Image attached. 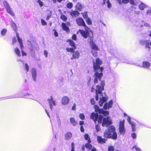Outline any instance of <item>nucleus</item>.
Listing matches in <instances>:
<instances>
[{
  "label": "nucleus",
  "instance_id": "obj_55",
  "mask_svg": "<svg viewBox=\"0 0 151 151\" xmlns=\"http://www.w3.org/2000/svg\"><path fill=\"white\" fill-rule=\"evenodd\" d=\"M44 54L46 58H47L48 56V52L46 50L44 51Z\"/></svg>",
  "mask_w": 151,
  "mask_h": 151
},
{
  "label": "nucleus",
  "instance_id": "obj_30",
  "mask_svg": "<svg viewBox=\"0 0 151 151\" xmlns=\"http://www.w3.org/2000/svg\"><path fill=\"white\" fill-rule=\"evenodd\" d=\"M11 25L12 28H13V29L14 30H16L17 28L16 24L13 21V20H11Z\"/></svg>",
  "mask_w": 151,
  "mask_h": 151
},
{
  "label": "nucleus",
  "instance_id": "obj_29",
  "mask_svg": "<svg viewBox=\"0 0 151 151\" xmlns=\"http://www.w3.org/2000/svg\"><path fill=\"white\" fill-rule=\"evenodd\" d=\"M88 143V142L86 143L85 145V147L88 150L91 149L92 148V145L90 143Z\"/></svg>",
  "mask_w": 151,
  "mask_h": 151
},
{
  "label": "nucleus",
  "instance_id": "obj_64",
  "mask_svg": "<svg viewBox=\"0 0 151 151\" xmlns=\"http://www.w3.org/2000/svg\"><path fill=\"white\" fill-rule=\"evenodd\" d=\"M95 90V89H94V86H93L91 88V92H93Z\"/></svg>",
  "mask_w": 151,
  "mask_h": 151
},
{
  "label": "nucleus",
  "instance_id": "obj_22",
  "mask_svg": "<svg viewBox=\"0 0 151 151\" xmlns=\"http://www.w3.org/2000/svg\"><path fill=\"white\" fill-rule=\"evenodd\" d=\"M72 134L71 132H68L67 133L65 136V139L66 140H70L72 137Z\"/></svg>",
  "mask_w": 151,
  "mask_h": 151
},
{
  "label": "nucleus",
  "instance_id": "obj_8",
  "mask_svg": "<svg viewBox=\"0 0 151 151\" xmlns=\"http://www.w3.org/2000/svg\"><path fill=\"white\" fill-rule=\"evenodd\" d=\"M98 116L99 114L97 113H95L94 112H93L91 114L90 117L95 123H96L98 119Z\"/></svg>",
  "mask_w": 151,
  "mask_h": 151
},
{
  "label": "nucleus",
  "instance_id": "obj_48",
  "mask_svg": "<svg viewBox=\"0 0 151 151\" xmlns=\"http://www.w3.org/2000/svg\"><path fill=\"white\" fill-rule=\"evenodd\" d=\"M37 2L38 3L40 7H42L43 6V3L41 0H38Z\"/></svg>",
  "mask_w": 151,
  "mask_h": 151
},
{
  "label": "nucleus",
  "instance_id": "obj_17",
  "mask_svg": "<svg viewBox=\"0 0 151 151\" xmlns=\"http://www.w3.org/2000/svg\"><path fill=\"white\" fill-rule=\"evenodd\" d=\"M106 101V99L105 97H102L99 101V104L100 106H102L103 104Z\"/></svg>",
  "mask_w": 151,
  "mask_h": 151
},
{
  "label": "nucleus",
  "instance_id": "obj_7",
  "mask_svg": "<svg viewBox=\"0 0 151 151\" xmlns=\"http://www.w3.org/2000/svg\"><path fill=\"white\" fill-rule=\"evenodd\" d=\"M91 40L90 42V44L92 50L96 51H99V48L96 45L93 41H91Z\"/></svg>",
  "mask_w": 151,
  "mask_h": 151
},
{
  "label": "nucleus",
  "instance_id": "obj_47",
  "mask_svg": "<svg viewBox=\"0 0 151 151\" xmlns=\"http://www.w3.org/2000/svg\"><path fill=\"white\" fill-rule=\"evenodd\" d=\"M41 22L42 25L43 26L46 25L47 24L46 22L42 19H41Z\"/></svg>",
  "mask_w": 151,
  "mask_h": 151
},
{
  "label": "nucleus",
  "instance_id": "obj_28",
  "mask_svg": "<svg viewBox=\"0 0 151 151\" xmlns=\"http://www.w3.org/2000/svg\"><path fill=\"white\" fill-rule=\"evenodd\" d=\"M76 47H72V48H68V47H67L66 48V50L67 52H73L75 51L74 50H76Z\"/></svg>",
  "mask_w": 151,
  "mask_h": 151
},
{
  "label": "nucleus",
  "instance_id": "obj_62",
  "mask_svg": "<svg viewBox=\"0 0 151 151\" xmlns=\"http://www.w3.org/2000/svg\"><path fill=\"white\" fill-rule=\"evenodd\" d=\"M31 95V94H29L28 93H26L24 95V96L25 97H26L27 96H29Z\"/></svg>",
  "mask_w": 151,
  "mask_h": 151
},
{
  "label": "nucleus",
  "instance_id": "obj_36",
  "mask_svg": "<svg viewBox=\"0 0 151 151\" xmlns=\"http://www.w3.org/2000/svg\"><path fill=\"white\" fill-rule=\"evenodd\" d=\"M3 4L5 8V9L9 7V5L8 3L6 1H4L3 2Z\"/></svg>",
  "mask_w": 151,
  "mask_h": 151
},
{
  "label": "nucleus",
  "instance_id": "obj_42",
  "mask_svg": "<svg viewBox=\"0 0 151 151\" xmlns=\"http://www.w3.org/2000/svg\"><path fill=\"white\" fill-rule=\"evenodd\" d=\"M95 128L96 131L97 132H98L101 130V128L100 127L99 125L98 124H97L95 126Z\"/></svg>",
  "mask_w": 151,
  "mask_h": 151
},
{
  "label": "nucleus",
  "instance_id": "obj_52",
  "mask_svg": "<svg viewBox=\"0 0 151 151\" xmlns=\"http://www.w3.org/2000/svg\"><path fill=\"white\" fill-rule=\"evenodd\" d=\"M131 136L132 138L134 139L136 138V135L135 133H133L132 134Z\"/></svg>",
  "mask_w": 151,
  "mask_h": 151
},
{
  "label": "nucleus",
  "instance_id": "obj_51",
  "mask_svg": "<svg viewBox=\"0 0 151 151\" xmlns=\"http://www.w3.org/2000/svg\"><path fill=\"white\" fill-rule=\"evenodd\" d=\"M71 151H75L74 150V144L73 142H72L71 143Z\"/></svg>",
  "mask_w": 151,
  "mask_h": 151
},
{
  "label": "nucleus",
  "instance_id": "obj_18",
  "mask_svg": "<svg viewBox=\"0 0 151 151\" xmlns=\"http://www.w3.org/2000/svg\"><path fill=\"white\" fill-rule=\"evenodd\" d=\"M62 26L63 29V30L67 32H69V29L67 26V25L66 24L64 23H62Z\"/></svg>",
  "mask_w": 151,
  "mask_h": 151
},
{
  "label": "nucleus",
  "instance_id": "obj_61",
  "mask_svg": "<svg viewBox=\"0 0 151 151\" xmlns=\"http://www.w3.org/2000/svg\"><path fill=\"white\" fill-rule=\"evenodd\" d=\"M147 14H151V9H150L147 11Z\"/></svg>",
  "mask_w": 151,
  "mask_h": 151
},
{
  "label": "nucleus",
  "instance_id": "obj_35",
  "mask_svg": "<svg viewBox=\"0 0 151 151\" xmlns=\"http://www.w3.org/2000/svg\"><path fill=\"white\" fill-rule=\"evenodd\" d=\"M7 32V29L5 28L3 29L1 32V34L2 35H6V33Z\"/></svg>",
  "mask_w": 151,
  "mask_h": 151
},
{
  "label": "nucleus",
  "instance_id": "obj_3",
  "mask_svg": "<svg viewBox=\"0 0 151 151\" xmlns=\"http://www.w3.org/2000/svg\"><path fill=\"white\" fill-rule=\"evenodd\" d=\"M94 108L95 109V111L96 112L98 113L99 114H102L104 116H108L109 115L108 111H104L103 109H99L97 105H94Z\"/></svg>",
  "mask_w": 151,
  "mask_h": 151
},
{
  "label": "nucleus",
  "instance_id": "obj_16",
  "mask_svg": "<svg viewBox=\"0 0 151 151\" xmlns=\"http://www.w3.org/2000/svg\"><path fill=\"white\" fill-rule=\"evenodd\" d=\"M80 33L82 35V37H84V38H86L87 37H91L90 36L88 35V33L87 32H85L83 30L79 29L77 32V33Z\"/></svg>",
  "mask_w": 151,
  "mask_h": 151
},
{
  "label": "nucleus",
  "instance_id": "obj_39",
  "mask_svg": "<svg viewBox=\"0 0 151 151\" xmlns=\"http://www.w3.org/2000/svg\"><path fill=\"white\" fill-rule=\"evenodd\" d=\"M81 14H82V15L83 17V18H84V19H86L88 17L87 13V12L82 13Z\"/></svg>",
  "mask_w": 151,
  "mask_h": 151
},
{
  "label": "nucleus",
  "instance_id": "obj_10",
  "mask_svg": "<svg viewBox=\"0 0 151 151\" xmlns=\"http://www.w3.org/2000/svg\"><path fill=\"white\" fill-rule=\"evenodd\" d=\"M113 101L112 100H110L109 102L105 103L103 106L104 109L105 110H106L110 108L111 107Z\"/></svg>",
  "mask_w": 151,
  "mask_h": 151
},
{
  "label": "nucleus",
  "instance_id": "obj_26",
  "mask_svg": "<svg viewBox=\"0 0 151 151\" xmlns=\"http://www.w3.org/2000/svg\"><path fill=\"white\" fill-rule=\"evenodd\" d=\"M7 12L10 14L12 16H14V14L13 12L12 11L10 7L7 8L6 9Z\"/></svg>",
  "mask_w": 151,
  "mask_h": 151
},
{
  "label": "nucleus",
  "instance_id": "obj_43",
  "mask_svg": "<svg viewBox=\"0 0 151 151\" xmlns=\"http://www.w3.org/2000/svg\"><path fill=\"white\" fill-rule=\"evenodd\" d=\"M80 118L82 120H84L85 119V117L84 114L83 113H80L79 115Z\"/></svg>",
  "mask_w": 151,
  "mask_h": 151
},
{
  "label": "nucleus",
  "instance_id": "obj_49",
  "mask_svg": "<svg viewBox=\"0 0 151 151\" xmlns=\"http://www.w3.org/2000/svg\"><path fill=\"white\" fill-rule=\"evenodd\" d=\"M106 3L107 4V6L108 8H110L111 7V5L109 0H107L106 2Z\"/></svg>",
  "mask_w": 151,
  "mask_h": 151
},
{
  "label": "nucleus",
  "instance_id": "obj_6",
  "mask_svg": "<svg viewBox=\"0 0 151 151\" xmlns=\"http://www.w3.org/2000/svg\"><path fill=\"white\" fill-rule=\"evenodd\" d=\"M77 24L79 26H86L84 21L81 18H77L76 19Z\"/></svg>",
  "mask_w": 151,
  "mask_h": 151
},
{
  "label": "nucleus",
  "instance_id": "obj_13",
  "mask_svg": "<svg viewBox=\"0 0 151 151\" xmlns=\"http://www.w3.org/2000/svg\"><path fill=\"white\" fill-rule=\"evenodd\" d=\"M69 98L68 97L64 96L62 99V104L63 105H66L69 103Z\"/></svg>",
  "mask_w": 151,
  "mask_h": 151
},
{
  "label": "nucleus",
  "instance_id": "obj_56",
  "mask_svg": "<svg viewBox=\"0 0 151 151\" xmlns=\"http://www.w3.org/2000/svg\"><path fill=\"white\" fill-rule=\"evenodd\" d=\"M91 77H90L89 78V79L88 80L87 82V85L88 86H89L91 85Z\"/></svg>",
  "mask_w": 151,
  "mask_h": 151
},
{
  "label": "nucleus",
  "instance_id": "obj_60",
  "mask_svg": "<svg viewBox=\"0 0 151 151\" xmlns=\"http://www.w3.org/2000/svg\"><path fill=\"white\" fill-rule=\"evenodd\" d=\"M145 46L146 48H148L149 49L150 48L149 43H147L146 44Z\"/></svg>",
  "mask_w": 151,
  "mask_h": 151
},
{
  "label": "nucleus",
  "instance_id": "obj_38",
  "mask_svg": "<svg viewBox=\"0 0 151 151\" xmlns=\"http://www.w3.org/2000/svg\"><path fill=\"white\" fill-rule=\"evenodd\" d=\"M130 124L131 125L132 131L133 132H134L136 130V125L134 123H132L131 124Z\"/></svg>",
  "mask_w": 151,
  "mask_h": 151
},
{
  "label": "nucleus",
  "instance_id": "obj_44",
  "mask_svg": "<svg viewBox=\"0 0 151 151\" xmlns=\"http://www.w3.org/2000/svg\"><path fill=\"white\" fill-rule=\"evenodd\" d=\"M61 18L64 21H65L67 19V17L65 15H63L61 16Z\"/></svg>",
  "mask_w": 151,
  "mask_h": 151
},
{
  "label": "nucleus",
  "instance_id": "obj_11",
  "mask_svg": "<svg viewBox=\"0 0 151 151\" xmlns=\"http://www.w3.org/2000/svg\"><path fill=\"white\" fill-rule=\"evenodd\" d=\"M48 101L49 104L50 108L51 109H52L53 105L54 106H55L56 105L55 101L53 100V98L52 96H50V99H48Z\"/></svg>",
  "mask_w": 151,
  "mask_h": 151
},
{
  "label": "nucleus",
  "instance_id": "obj_32",
  "mask_svg": "<svg viewBox=\"0 0 151 151\" xmlns=\"http://www.w3.org/2000/svg\"><path fill=\"white\" fill-rule=\"evenodd\" d=\"M146 6L143 3H141L139 6V7L140 9L141 10H143L145 8H146Z\"/></svg>",
  "mask_w": 151,
  "mask_h": 151
},
{
  "label": "nucleus",
  "instance_id": "obj_2",
  "mask_svg": "<svg viewBox=\"0 0 151 151\" xmlns=\"http://www.w3.org/2000/svg\"><path fill=\"white\" fill-rule=\"evenodd\" d=\"M104 137L105 138H111L114 140H116L117 138V135L115 131V128L113 125L109 126L107 129L104 133Z\"/></svg>",
  "mask_w": 151,
  "mask_h": 151
},
{
  "label": "nucleus",
  "instance_id": "obj_54",
  "mask_svg": "<svg viewBox=\"0 0 151 151\" xmlns=\"http://www.w3.org/2000/svg\"><path fill=\"white\" fill-rule=\"evenodd\" d=\"M122 4H126L129 2V0H122Z\"/></svg>",
  "mask_w": 151,
  "mask_h": 151
},
{
  "label": "nucleus",
  "instance_id": "obj_58",
  "mask_svg": "<svg viewBox=\"0 0 151 151\" xmlns=\"http://www.w3.org/2000/svg\"><path fill=\"white\" fill-rule=\"evenodd\" d=\"M80 130L81 132H83L84 131V129L83 126H81L80 127Z\"/></svg>",
  "mask_w": 151,
  "mask_h": 151
},
{
  "label": "nucleus",
  "instance_id": "obj_34",
  "mask_svg": "<svg viewBox=\"0 0 151 151\" xmlns=\"http://www.w3.org/2000/svg\"><path fill=\"white\" fill-rule=\"evenodd\" d=\"M85 20L88 25H90L92 24L91 20L89 17L86 19Z\"/></svg>",
  "mask_w": 151,
  "mask_h": 151
},
{
  "label": "nucleus",
  "instance_id": "obj_19",
  "mask_svg": "<svg viewBox=\"0 0 151 151\" xmlns=\"http://www.w3.org/2000/svg\"><path fill=\"white\" fill-rule=\"evenodd\" d=\"M70 15L73 17H76L78 16L79 13L77 11H73L70 12Z\"/></svg>",
  "mask_w": 151,
  "mask_h": 151
},
{
  "label": "nucleus",
  "instance_id": "obj_23",
  "mask_svg": "<svg viewBox=\"0 0 151 151\" xmlns=\"http://www.w3.org/2000/svg\"><path fill=\"white\" fill-rule=\"evenodd\" d=\"M70 122L73 126H75L77 125V123L74 118L71 117L70 118Z\"/></svg>",
  "mask_w": 151,
  "mask_h": 151
},
{
  "label": "nucleus",
  "instance_id": "obj_41",
  "mask_svg": "<svg viewBox=\"0 0 151 151\" xmlns=\"http://www.w3.org/2000/svg\"><path fill=\"white\" fill-rule=\"evenodd\" d=\"M91 52L93 56H94L95 57H97L98 55L97 52L94 51L93 50H92L91 51Z\"/></svg>",
  "mask_w": 151,
  "mask_h": 151
},
{
  "label": "nucleus",
  "instance_id": "obj_12",
  "mask_svg": "<svg viewBox=\"0 0 151 151\" xmlns=\"http://www.w3.org/2000/svg\"><path fill=\"white\" fill-rule=\"evenodd\" d=\"M31 71L33 80L34 81H36V77L37 76L36 70L35 68H32Z\"/></svg>",
  "mask_w": 151,
  "mask_h": 151
},
{
  "label": "nucleus",
  "instance_id": "obj_5",
  "mask_svg": "<svg viewBox=\"0 0 151 151\" xmlns=\"http://www.w3.org/2000/svg\"><path fill=\"white\" fill-rule=\"evenodd\" d=\"M109 117H107L106 118H104L103 119L102 125V126L107 127L108 125L112 124V122L111 120L109 119Z\"/></svg>",
  "mask_w": 151,
  "mask_h": 151
},
{
  "label": "nucleus",
  "instance_id": "obj_15",
  "mask_svg": "<svg viewBox=\"0 0 151 151\" xmlns=\"http://www.w3.org/2000/svg\"><path fill=\"white\" fill-rule=\"evenodd\" d=\"M97 140L99 143L103 144L106 143V139L102 138L101 136H97Z\"/></svg>",
  "mask_w": 151,
  "mask_h": 151
},
{
  "label": "nucleus",
  "instance_id": "obj_9",
  "mask_svg": "<svg viewBox=\"0 0 151 151\" xmlns=\"http://www.w3.org/2000/svg\"><path fill=\"white\" fill-rule=\"evenodd\" d=\"M18 41L20 44V46L22 49L21 52L22 55V56H26L27 54L22 50L24 46L23 45L22 40V38H18Z\"/></svg>",
  "mask_w": 151,
  "mask_h": 151
},
{
  "label": "nucleus",
  "instance_id": "obj_63",
  "mask_svg": "<svg viewBox=\"0 0 151 151\" xmlns=\"http://www.w3.org/2000/svg\"><path fill=\"white\" fill-rule=\"evenodd\" d=\"M84 122L83 121H80L79 122L80 125L81 126H82V125L84 124Z\"/></svg>",
  "mask_w": 151,
  "mask_h": 151
},
{
  "label": "nucleus",
  "instance_id": "obj_45",
  "mask_svg": "<svg viewBox=\"0 0 151 151\" xmlns=\"http://www.w3.org/2000/svg\"><path fill=\"white\" fill-rule=\"evenodd\" d=\"M114 147L113 146H109L108 147V151H114Z\"/></svg>",
  "mask_w": 151,
  "mask_h": 151
},
{
  "label": "nucleus",
  "instance_id": "obj_14",
  "mask_svg": "<svg viewBox=\"0 0 151 151\" xmlns=\"http://www.w3.org/2000/svg\"><path fill=\"white\" fill-rule=\"evenodd\" d=\"M80 56V53L78 51H75L73 52L72 56L71 58V59H77L79 58Z\"/></svg>",
  "mask_w": 151,
  "mask_h": 151
},
{
  "label": "nucleus",
  "instance_id": "obj_40",
  "mask_svg": "<svg viewBox=\"0 0 151 151\" xmlns=\"http://www.w3.org/2000/svg\"><path fill=\"white\" fill-rule=\"evenodd\" d=\"M134 148H135V149L136 151H141V149L137 147L136 145L133 146L131 148V149L132 150Z\"/></svg>",
  "mask_w": 151,
  "mask_h": 151
},
{
  "label": "nucleus",
  "instance_id": "obj_4",
  "mask_svg": "<svg viewBox=\"0 0 151 151\" xmlns=\"http://www.w3.org/2000/svg\"><path fill=\"white\" fill-rule=\"evenodd\" d=\"M124 119L120 121L119 125V132L120 134H124L125 132V129L124 127Z\"/></svg>",
  "mask_w": 151,
  "mask_h": 151
},
{
  "label": "nucleus",
  "instance_id": "obj_25",
  "mask_svg": "<svg viewBox=\"0 0 151 151\" xmlns=\"http://www.w3.org/2000/svg\"><path fill=\"white\" fill-rule=\"evenodd\" d=\"M104 119L103 116L102 115L100 114L99 115L97 120L98 123H102Z\"/></svg>",
  "mask_w": 151,
  "mask_h": 151
},
{
  "label": "nucleus",
  "instance_id": "obj_24",
  "mask_svg": "<svg viewBox=\"0 0 151 151\" xmlns=\"http://www.w3.org/2000/svg\"><path fill=\"white\" fill-rule=\"evenodd\" d=\"M67 42H69V45L72 47H76L75 42L72 40L68 39L67 40Z\"/></svg>",
  "mask_w": 151,
  "mask_h": 151
},
{
  "label": "nucleus",
  "instance_id": "obj_27",
  "mask_svg": "<svg viewBox=\"0 0 151 151\" xmlns=\"http://www.w3.org/2000/svg\"><path fill=\"white\" fill-rule=\"evenodd\" d=\"M84 137L85 140H87V142L91 143V140L89 135L87 134H86L84 135Z\"/></svg>",
  "mask_w": 151,
  "mask_h": 151
},
{
  "label": "nucleus",
  "instance_id": "obj_50",
  "mask_svg": "<svg viewBox=\"0 0 151 151\" xmlns=\"http://www.w3.org/2000/svg\"><path fill=\"white\" fill-rule=\"evenodd\" d=\"M127 120L130 124H132L133 123V122H132L131 118L129 116H128Z\"/></svg>",
  "mask_w": 151,
  "mask_h": 151
},
{
  "label": "nucleus",
  "instance_id": "obj_57",
  "mask_svg": "<svg viewBox=\"0 0 151 151\" xmlns=\"http://www.w3.org/2000/svg\"><path fill=\"white\" fill-rule=\"evenodd\" d=\"M71 109L73 110H75L76 109V104L74 103L72 106Z\"/></svg>",
  "mask_w": 151,
  "mask_h": 151
},
{
  "label": "nucleus",
  "instance_id": "obj_31",
  "mask_svg": "<svg viewBox=\"0 0 151 151\" xmlns=\"http://www.w3.org/2000/svg\"><path fill=\"white\" fill-rule=\"evenodd\" d=\"M85 27V29L86 30V32H87V33L89 32V34L91 35H92V32L90 30L89 28L86 25V26H83Z\"/></svg>",
  "mask_w": 151,
  "mask_h": 151
},
{
  "label": "nucleus",
  "instance_id": "obj_21",
  "mask_svg": "<svg viewBox=\"0 0 151 151\" xmlns=\"http://www.w3.org/2000/svg\"><path fill=\"white\" fill-rule=\"evenodd\" d=\"M75 7L76 9L79 11H81L83 8L82 5L79 2H78L77 3L75 6Z\"/></svg>",
  "mask_w": 151,
  "mask_h": 151
},
{
  "label": "nucleus",
  "instance_id": "obj_20",
  "mask_svg": "<svg viewBox=\"0 0 151 151\" xmlns=\"http://www.w3.org/2000/svg\"><path fill=\"white\" fill-rule=\"evenodd\" d=\"M142 65V67L146 68H148L150 66V63L147 61L143 62Z\"/></svg>",
  "mask_w": 151,
  "mask_h": 151
},
{
  "label": "nucleus",
  "instance_id": "obj_1",
  "mask_svg": "<svg viewBox=\"0 0 151 151\" xmlns=\"http://www.w3.org/2000/svg\"><path fill=\"white\" fill-rule=\"evenodd\" d=\"M102 63V60L99 58H97L95 60L93 61V71L95 72L93 76L94 77L93 83L94 84L97 83H98V80L101 81V86L98 85L96 86L95 99L96 101L99 100V94L102 93V91L104 90V87L105 85V81L101 80L103 76L102 71L104 70V67L102 66L101 67L100 65Z\"/></svg>",
  "mask_w": 151,
  "mask_h": 151
},
{
  "label": "nucleus",
  "instance_id": "obj_53",
  "mask_svg": "<svg viewBox=\"0 0 151 151\" xmlns=\"http://www.w3.org/2000/svg\"><path fill=\"white\" fill-rule=\"evenodd\" d=\"M91 104L92 105H94L95 104V102L94 99H91L90 100Z\"/></svg>",
  "mask_w": 151,
  "mask_h": 151
},
{
  "label": "nucleus",
  "instance_id": "obj_33",
  "mask_svg": "<svg viewBox=\"0 0 151 151\" xmlns=\"http://www.w3.org/2000/svg\"><path fill=\"white\" fill-rule=\"evenodd\" d=\"M14 51L15 53L18 56H21L20 51L19 49L17 47H16L15 48Z\"/></svg>",
  "mask_w": 151,
  "mask_h": 151
},
{
  "label": "nucleus",
  "instance_id": "obj_37",
  "mask_svg": "<svg viewBox=\"0 0 151 151\" xmlns=\"http://www.w3.org/2000/svg\"><path fill=\"white\" fill-rule=\"evenodd\" d=\"M66 6L69 9H71L73 7V4L71 2H69L67 4Z\"/></svg>",
  "mask_w": 151,
  "mask_h": 151
},
{
  "label": "nucleus",
  "instance_id": "obj_59",
  "mask_svg": "<svg viewBox=\"0 0 151 151\" xmlns=\"http://www.w3.org/2000/svg\"><path fill=\"white\" fill-rule=\"evenodd\" d=\"M129 2L132 5H135L133 0H129Z\"/></svg>",
  "mask_w": 151,
  "mask_h": 151
},
{
  "label": "nucleus",
  "instance_id": "obj_46",
  "mask_svg": "<svg viewBox=\"0 0 151 151\" xmlns=\"http://www.w3.org/2000/svg\"><path fill=\"white\" fill-rule=\"evenodd\" d=\"M25 69L26 70V72H28L29 71V66L27 63L25 64Z\"/></svg>",
  "mask_w": 151,
  "mask_h": 151
}]
</instances>
